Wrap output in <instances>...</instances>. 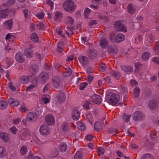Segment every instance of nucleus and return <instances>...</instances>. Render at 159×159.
<instances>
[{
  "mask_svg": "<svg viewBox=\"0 0 159 159\" xmlns=\"http://www.w3.org/2000/svg\"><path fill=\"white\" fill-rule=\"evenodd\" d=\"M63 7L66 11L72 13L76 10V6L72 0H66L63 3Z\"/></svg>",
  "mask_w": 159,
  "mask_h": 159,
  "instance_id": "nucleus-1",
  "label": "nucleus"
},
{
  "mask_svg": "<svg viewBox=\"0 0 159 159\" xmlns=\"http://www.w3.org/2000/svg\"><path fill=\"white\" fill-rule=\"evenodd\" d=\"M119 99L120 96L118 94L111 93L107 96L106 100L109 104L115 105L118 103Z\"/></svg>",
  "mask_w": 159,
  "mask_h": 159,
  "instance_id": "nucleus-2",
  "label": "nucleus"
},
{
  "mask_svg": "<svg viewBox=\"0 0 159 159\" xmlns=\"http://www.w3.org/2000/svg\"><path fill=\"white\" fill-rule=\"evenodd\" d=\"M114 26L118 31L123 32H125L127 31L126 26L120 21L116 22L114 24Z\"/></svg>",
  "mask_w": 159,
  "mask_h": 159,
  "instance_id": "nucleus-3",
  "label": "nucleus"
},
{
  "mask_svg": "<svg viewBox=\"0 0 159 159\" xmlns=\"http://www.w3.org/2000/svg\"><path fill=\"white\" fill-rule=\"evenodd\" d=\"M144 118V115L140 111H136L133 115V119L135 121L141 120Z\"/></svg>",
  "mask_w": 159,
  "mask_h": 159,
  "instance_id": "nucleus-4",
  "label": "nucleus"
},
{
  "mask_svg": "<svg viewBox=\"0 0 159 159\" xmlns=\"http://www.w3.org/2000/svg\"><path fill=\"white\" fill-rule=\"evenodd\" d=\"M38 118V115L35 113L30 112L26 115V119L30 122H33L35 121Z\"/></svg>",
  "mask_w": 159,
  "mask_h": 159,
  "instance_id": "nucleus-5",
  "label": "nucleus"
},
{
  "mask_svg": "<svg viewBox=\"0 0 159 159\" xmlns=\"http://www.w3.org/2000/svg\"><path fill=\"white\" fill-rule=\"evenodd\" d=\"M40 132L43 135H47L50 133V129L48 125H42L39 129Z\"/></svg>",
  "mask_w": 159,
  "mask_h": 159,
  "instance_id": "nucleus-6",
  "label": "nucleus"
},
{
  "mask_svg": "<svg viewBox=\"0 0 159 159\" xmlns=\"http://www.w3.org/2000/svg\"><path fill=\"white\" fill-rule=\"evenodd\" d=\"M16 61L19 63H23L25 61V57L21 52H17L15 55Z\"/></svg>",
  "mask_w": 159,
  "mask_h": 159,
  "instance_id": "nucleus-7",
  "label": "nucleus"
},
{
  "mask_svg": "<svg viewBox=\"0 0 159 159\" xmlns=\"http://www.w3.org/2000/svg\"><path fill=\"white\" fill-rule=\"evenodd\" d=\"M29 133L28 130H21L19 133V138L21 140H24L29 135Z\"/></svg>",
  "mask_w": 159,
  "mask_h": 159,
  "instance_id": "nucleus-8",
  "label": "nucleus"
},
{
  "mask_svg": "<svg viewBox=\"0 0 159 159\" xmlns=\"http://www.w3.org/2000/svg\"><path fill=\"white\" fill-rule=\"evenodd\" d=\"M45 120L46 123L48 125H53L54 124L55 119L52 115H47L45 118Z\"/></svg>",
  "mask_w": 159,
  "mask_h": 159,
  "instance_id": "nucleus-9",
  "label": "nucleus"
},
{
  "mask_svg": "<svg viewBox=\"0 0 159 159\" xmlns=\"http://www.w3.org/2000/svg\"><path fill=\"white\" fill-rule=\"evenodd\" d=\"M79 60L81 64L84 66H85L89 63V59L88 58L85 56H80L78 57Z\"/></svg>",
  "mask_w": 159,
  "mask_h": 159,
  "instance_id": "nucleus-10",
  "label": "nucleus"
},
{
  "mask_svg": "<svg viewBox=\"0 0 159 159\" xmlns=\"http://www.w3.org/2000/svg\"><path fill=\"white\" fill-rule=\"evenodd\" d=\"M10 13L9 10L7 8L0 10V18L1 19L6 18Z\"/></svg>",
  "mask_w": 159,
  "mask_h": 159,
  "instance_id": "nucleus-11",
  "label": "nucleus"
},
{
  "mask_svg": "<svg viewBox=\"0 0 159 159\" xmlns=\"http://www.w3.org/2000/svg\"><path fill=\"white\" fill-rule=\"evenodd\" d=\"M145 40L146 43H151L155 40V38L151 33H148L145 36Z\"/></svg>",
  "mask_w": 159,
  "mask_h": 159,
  "instance_id": "nucleus-12",
  "label": "nucleus"
},
{
  "mask_svg": "<svg viewBox=\"0 0 159 159\" xmlns=\"http://www.w3.org/2000/svg\"><path fill=\"white\" fill-rule=\"evenodd\" d=\"M62 13L60 11H56L54 13V19L57 21H59L63 16Z\"/></svg>",
  "mask_w": 159,
  "mask_h": 159,
  "instance_id": "nucleus-13",
  "label": "nucleus"
},
{
  "mask_svg": "<svg viewBox=\"0 0 159 159\" xmlns=\"http://www.w3.org/2000/svg\"><path fill=\"white\" fill-rule=\"evenodd\" d=\"M91 97L93 102L96 104H99L102 101V98L99 95L94 94Z\"/></svg>",
  "mask_w": 159,
  "mask_h": 159,
  "instance_id": "nucleus-14",
  "label": "nucleus"
},
{
  "mask_svg": "<svg viewBox=\"0 0 159 159\" xmlns=\"http://www.w3.org/2000/svg\"><path fill=\"white\" fill-rule=\"evenodd\" d=\"M135 6L132 4H129L127 6V10L128 12L131 14H133L136 10Z\"/></svg>",
  "mask_w": 159,
  "mask_h": 159,
  "instance_id": "nucleus-15",
  "label": "nucleus"
},
{
  "mask_svg": "<svg viewBox=\"0 0 159 159\" xmlns=\"http://www.w3.org/2000/svg\"><path fill=\"white\" fill-rule=\"evenodd\" d=\"M4 25L7 30H9L12 28L13 25V20L12 19L5 21Z\"/></svg>",
  "mask_w": 159,
  "mask_h": 159,
  "instance_id": "nucleus-16",
  "label": "nucleus"
},
{
  "mask_svg": "<svg viewBox=\"0 0 159 159\" xmlns=\"http://www.w3.org/2000/svg\"><path fill=\"white\" fill-rule=\"evenodd\" d=\"M80 116V113L79 111L77 110H73L72 113V118L75 120H78Z\"/></svg>",
  "mask_w": 159,
  "mask_h": 159,
  "instance_id": "nucleus-17",
  "label": "nucleus"
},
{
  "mask_svg": "<svg viewBox=\"0 0 159 159\" xmlns=\"http://www.w3.org/2000/svg\"><path fill=\"white\" fill-rule=\"evenodd\" d=\"M39 78L43 82H46L48 78V74L44 72L41 73L39 75Z\"/></svg>",
  "mask_w": 159,
  "mask_h": 159,
  "instance_id": "nucleus-18",
  "label": "nucleus"
},
{
  "mask_svg": "<svg viewBox=\"0 0 159 159\" xmlns=\"http://www.w3.org/2000/svg\"><path fill=\"white\" fill-rule=\"evenodd\" d=\"M8 101L9 104L12 106H18L20 104L18 100L13 98H9Z\"/></svg>",
  "mask_w": 159,
  "mask_h": 159,
  "instance_id": "nucleus-19",
  "label": "nucleus"
},
{
  "mask_svg": "<svg viewBox=\"0 0 159 159\" xmlns=\"http://www.w3.org/2000/svg\"><path fill=\"white\" fill-rule=\"evenodd\" d=\"M121 68L127 74L130 73L132 71L133 69L132 67L128 66H121Z\"/></svg>",
  "mask_w": 159,
  "mask_h": 159,
  "instance_id": "nucleus-20",
  "label": "nucleus"
},
{
  "mask_svg": "<svg viewBox=\"0 0 159 159\" xmlns=\"http://www.w3.org/2000/svg\"><path fill=\"white\" fill-rule=\"evenodd\" d=\"M125 38V35L122 33H120L116 36L115 41L117 43L123 41Z\"/></svg>",
  "mask_w": 159,
  "mask_h": 159,
  "instance_id": "nucleus-21",
  "label": "nucleus"
},
{
  "mask_svg": "<svg viewBox=\"0 0 159 159\" xmlns=\"http://www.w3.org/2000/svg\"><path fill=\"white\" fill-rule=\"evenodd\" d=\"M88 54L90 58H94L97 56V53L95 50L93 49L89 50Z\"/></svg>",
  "mask_w": 159,
  "mask_h": 159,
  "instance_id": "nucleus-22",
  "label": "nucleus"
},
{
  "mask_svg": "<svg viewBox=\"0 0 159 159\" xmlns=\"http://www.w3.org/2000/svg\"><path fill=\"white\" fill-rule=\"evenodd\" d=\"M24 54L27 57L30 58L32 57L33 55V50L29 48H26L25 50Z\"/></svg>",
  "mask_w": 159,
  "mask_h": 159,
  "instance_id": "nucleus-23",
  "label": "nucleus"
},
{
  "mask_svg": "<svg viewBox=\"0 0 159 159\" xmlns=\"http://www.w3.org/2000/svg\"><path fill=\"white\" fill-rule=\"evenodd\" d=\"M157 102L155 100L150 101L148 103L149 107L150 109L153 110L156 108L157 105Z\"/></svg>",
  "mask_w": 159,
  "mask_h": 159,
  "instance_id": "nucleus-24",
  "label": "nucleus"
},
{
  "mask_svg": "<svg viewBox=\"0 0 159 159\" xmlns=\"http://www.w3.org/2000/svg\"><path fill=\"white\" fill-rule=\"evenodd\" d=\"M13 60L11 58L7 57L6 59V68H8L11 66L13 63Z\"/></svg>",
  "mask_w": 159,
  "mask_h": 159,
  "instance_id": "nucleus-25",
  "label": "nucleus"
},
{
  "mask_svg": "<svg viewBox=\"0 0 159 159\" xmlns=\"http://www.w3.org/2000/svg\"><path fill=\"white\" fill-rule=\"evenodd\" d=\"M108 42L104 38L102 39H100L99 45L100 46L103 48H105L107 46Z\"/></svg>",
  "mask_w": 159,
  "mask_h": 159,
  "instance_id": "nucleus-26",
  "label": "nucleus"
},
{
  "mask_svg": "<svg viewBox=\"0 0 159 159\" xmlns=\"http://www.w3.org/2000/svg\"><path fill=\"white\" fill-rule=\"evenodd\" d=\"M57 97L60 101H65L66 99L64 93L61 91H58Z\"/></svg>",
  "mask_w": 159,
  "mask_h": 159,
  "instance_id": "nucleus-27",
  "label": "nucleus"
},
{
  "mask_svg": "<svg viewBox=\"0 0 159 159\" xmlns=\"http://www.w3.org/2000/svg\"><path fill=\"white\" fill-rule=\"evenodd\" d=\"M7 155L5 148L3 147H0V157L1 158L6 157Z\"/></svg>",
  "mask_w": 159,
  "mask_h": 159,
  "instance_id": "nucleus-28",
  "label": "nucleus"
},
{
  "mask_svg": "<svg viewBox=\"0 0 159 159\" xmlns=\"http://www.w3.org/2000/svg\"><path fill=\"white\" fill-rule=\"evenodd\" d=\"M0 137L5 142L8 141L9 139L8 134L5 133H0Z\"/></svg>",
  "mask_w": 159,
  "mask_h": 159,
  "instance_id": "nucleus-29",
  "label": "nucleus"
},
{
  "mask_svg": "<svg viewBox=\"0 0 159 159\" xmlns=\"http://www.w3.org/2000/svg\"><path fill=\"white\" fill-rule=\"evenodd\" d=\"M94 126L95 130L97 131H100L102 129V125L99 122H96Z\"/></svg>",
  "mask_w": 159,
  "mask_h": 159,
  "instance_id": "nucleus-30",
  "label": "nucleus"
},
{
  "mask_svg": "<svg viewBox=\"0 0 159 159\" xmlns=\"http://www.w3.org/2000/svg\"><path fill=\"white\" fill-rule=\"evenodd\" d=\"M78 125V128L81 130H83L85 128V126L84 124L80 121H78L77 122Z\"/></svg>",
  "mask_w": 159,
  "mask_h": 159,
  "instance_id": "nucleus-31",
  "label": "nucleus"
},
{
  "mask_svg": "<svg viewBox=\"0 0 159 159\" xmlns=\"http://www.w3.org/2000/svg\"><path fill=\"white\" fill-rule=\"evenodd\" d=\"M64 47V43L62 42H59L58 44L57 50L58 52H61L63 50V48Z\"/></svg>",
  "mask_w": 159,
  "mask_h": 159,
  "instance_id": "nucleus-32",
  "label": "nucleus"
},
{
  "mask_svg": "<svg viewBox=\"0 0 159 159\" xmlns=\"http://www.w3.org/2000/svg\"><path fill=\"white\" fill-rule=\"evenodd\" d=\"M60 80L58 78H55L53 82L54 86L55 88L59 87L60 85Z\"/></svg>",
  "mask_w": 159,
  "mask_h": 159,
  "instance_id": "nucleus-33",
  "label": "nucleus"
},
{
  "mask_svg": "<svg viewBox=\"0 0 159 159\" xmlns=\"http://www.w3.org/2000/svg\"><path fill=\"white\" fill-rule=\"evenodd\" d=\"M69 129L68 124L66 122H63L61 126V129L64 132L66 131Z\"/></svg>",
  "mask_w": 159,
  "mask_h": 159,
  "instance_id": "nucleus-34",
  "label": "nucleus"
},
{
  "mask_svg": "<svg viewBox=\"0 0 159 159\" xmlns=\"http://www.w3.org/2000/svg\"><path fill=\"white\" fill-rule=\"evenodd\" d=\"M72 73L71 69L69 67L66 68L65 71L63 74V75L65 77L70 76Z\"/></svg>",
  "mask_w": 159,
  "mask_h": 159,
  "instance_id": "nucleus-35",
  "label": "nucleus"
},
{
  "mask_svg": "<svg viewBox=\"0 0 159 159\" xmlns=\"http://www.w3.org/2000/svg\"><path fill=\"white\" fill-rule=\"evenodd\" d=\"M30 79L28 76H24L20 79L21 82L23 84H27L29 82Z\"/></svg>",
  "mask_w": 159,
  "mask_h": 159,
  "instance_id": "nucleus-36",
  "label": "nucleus"
},
{
  "mask_svg": "<svg viewBox=\"0 0 159 159\" xmlns=\"http://www.w3.org/2000/svg\"><path fill=\"white\" fill-rule=\"evenodd\" d=\"M151 57V55L149 53L146 52L143 54L142 57L143 60L146 61L148 60Z\"/></svg>",
  "mask_w": 159,
  "mask_h": 159,
  "instance_id": "nucleus-37",
  "label": "nucleus"
},
{
  "mask_svg": "<svg viewBox=\"0 0 159 159\" xmlns=\"http://www.w3.org/2000/svg\"><path fill=\"white\" fill-rule=\"evenodd\" d=\"M111 76L114 77L117 80H118L120 78V75L118 73L114 70L112 71L110 73Z\"/></svg>",
  "mask_w": 159,
  "mask_h": 159,
  "instance_id": "nucleus-38",
  "label": "nucleus"
},
{
  "mask_svg": "<svg viewBox=\"0 0 159 159\" xmlns=\"http://www.w3.org/2000/svg\"><path fill=\"white\" fill-rule=\"evenodd\" d=\"M67 149L66 144L64 142H62L60 143L59 146V149L61 152L65 151Z\"/></svg>",
  "mask_w": 159,
  "mask_h": 159,
  "instance_id": "nucleus-39",
  "label": "nucleus"
},
{
  "mask_svg": "<svg viewBox=\"0 0 159 159\" xmlns=\"http://www.w3.org/2000/svg\"><path fill=\"white\" fill-rule=\"evenodd\" d=\"M83 157V153L81 151L77 152L74 155L75 159H81Z\"/></svg>",
  "mask_w": 159,
  "mask_h": 159,
  "instance_id": "nucleus-40",
  "label": "nucleus"
},
{
  "mask_svg": "<svg viewBox=\"0 0 159 159\" xmlns=\"http://www.w3.org/2000/svg\"><path fill=\"white\" fill-rule=\"evenodd\" d=\"M31 39L32 40L35 42H37L39 41V38L37 34L35 33H33L31 35Z\"/></svg>",
  "mask_w": 159,
  "mask_h": 159,
  "instance_id": "nucleus-41",
  "label": "nucleus"
},
{
  "mask_svg": "<svg viewBox=\"0 0 159 159\" xmlns=\"http://www.w3.org/2000/svg\"><path fill=\"white\" fill-rule=\"evenodd\" d=\"M119 89L121 95H125L126 94L127 91L126 88L125 87H124L122 86H120L119 88Z\"/></svg>",
  "mask_w": 159,
  "mask_h": 159,
  "instance_id": "nucleus-42",
  "label": "nucleus"
},
{
  "mask_svg": "<svg viewBox=\"0 0 159 159\" xmlns=\"http://www.w3.org/2000/svg\"><path fill=\"white\" fill-rule=\"evenodd\" d=\"M7 106V103L6 101L3 100L0 101V109H4Z\"/></svg>",
  "mask_w": 159,
  "mask_h": 159,
  "instance_id": "nucleus-43",
  "label": "nucleus"
},
{
  "mask_svg": "<svg viewBox=\"0 0 159 159\" xmlns=\"http://www.w3.org/2000/svg\"><path fill=\"white\" fill-rule=\"evenodd\" d=\"M143 40V37L142 35H138L135 39V43L139 44L142 43Z\"/></svg>",
  "mask_w": 159,
  "mask_h": 159,
  "instance_id": "nucleus-44",
  "label": "nucleus"
},
{
  "mask_svg": "<svg viewBox=\"0 0 159 159\" xmlns=\"http://www.w3.org/2000/svg\"><path fill=\"white\" fill-rule=\"evenodd\" d=\"M66 31L68 36H71L73 34V29L71 27H67Z\"/></svg>",
  "mask_w": 159,
  "mask_h": 159,
  "instance_id": "nucleus-45",
  "label": "nucleus"
},
{
  "mask_svg": "<svg viewBox=\"0 0 159 159\" xmlns=\"http://www.w3.org/2000/svg\"><path fill=\"white\" fill-rule=\"evenodd\" d=\"M58 154V151L57 149L55 148L53 149L51 153V157H56Z\"/></svg>",
  "mask_w": 159,
  "mask_h": 159,
  "instance_id": "nucleus-46",
  "label": "nucleus"
},
{
  "mask_svg": "<svg viewBox=\"0 0 159 159\" xmlns=\"http://www.w3.org/2000/svg\"><path fill=\"white\" fill-rule=\"evenodd\" d=\"M140 89L139 87H136L134 90V94L136 97H138L140 93Z\"/></svg>",
  "mask_w": 159,
  "mask_h": 159,
  "instance_id": "nucleus-47",
  "label": "nucleus"
},
{
  "mask_svg": "<svg viewBox=\"0 0 159 159\" xmlns=\"http://www.w3.org/2000/svg\"><path fill=\"white\" fill-rule=\"evenodd\" d=\"M39 70L38 66L37 65H34L32 66L30 70L32 72L34 73L38 71Z\"/></svg>",
  "mask_w": 159,
  "mask_h": 159,
  "instance_id": "nucleus-48",
  "label": "nucleus"
},
{
  "mask_svg": "<svg viewBox=\"0 0 159 159\" xmlns=\"http://www.w3.org/2000/svg\"><path fill=\"white\" fill-rule=\"evenodd\" d=\"M66 23L70 25H72L74 22V20L73 18L70 16H68L66 18Z\"/></svg>",
  "mask_w": 159,
  "mask_h": 159,
  "instance_id": "nucleus-49",
  "label": "nucleus"
},
{
  "mask_svg": "<svg viewBox=\"0 0 159 159\" xmlns=\"http://www.w3.org/2000/svg\"><path fill=\"white\" fill-rule=\"evenodd\" d=\"M152 156L149 153L144 154L142 157L141 159H152Z\"/></svg>",
  "mask_w": 159,
  "mask_h": 159,
  "instance_id": "nucleus-50",
  "label": "nucleus"
},
{
  "mask_svg": "<svg viewBox=\"0 0 159 159\" xmlns=\"http://www.w3.org/2000/svg\"><path fill=\"white\" fill-rule=\"evenodd\" d=\"M115 35L116 34L114 32H112L111 33L110 37V40L111 42H113L115 40Z\"/></svg>",
  "mask_w": 159,
  "mask_h": 159,
  "instance_id": "nucleus-51",
  "label": "nucleus"
},
{
  "mask_svg": "<svg viewBox=\"0 0 159 159\" xmlns=\"http://www.w3.org/2000/svg\"><path fill=\"white\" fill-rule=\"evenodd\" d=\"M44 15V14L42 11L39 12L36 15V17L39 19H41L43 18Z\"/></svg>",
  "mask_w": 159,
  "mask_h": 159,
  "instance_id": "nucleus-52",
  "label": "nucleus"
},
{
  "mask_svg": "<svg viewBox=\"0 0 159 159\" xmlns=\"http://www.w3.org/2000/svg\"><path fill=\"white\" fill-rule=\"evenodd\" d=\"M27 152V148L26 146H23L20 149V152L21 155L25 154Z\"/></svg>",
  "mask_w": 159,
  "mask_h": 159,
  "instance_id": "nucleus-53",
  "label": "nucleus"
},
{
  "mask_svg": "<svg viewBox=\"0 0 159 159\" xmlns=\"http://www.w3.org/2000/svg\"><path fill=\"white\" fill-rule=\"evenodd\" d=\"M87 120L91 124L93 123L92 116L91 114H89L86 115Z\"/></svg>",
  "mask_w": 159,
  "mask_h": 159,
  "instance_id": "nucleus-54",
  "label": "nucleus"
},
{
  "mask_svg": "<svg viewBox=\"0 0 159 159\" xmlns=\"http://www.w3.org/2000/svg\"><path fill=\"white\" fill-rule=\"evenodd\" d=\"M105 149L102 148L100 147L98 150V154L99 156L101 155L104 154Z\"/></svg>",
  "mask_w": 159,
  "mask_h": 159,
  "instance_id": "nucleus-55",
  "label": "nucleus"
},
{
  "mask_svg": "<svg viewBox=\"0 0 159 159\" xmlns=\"http://www.w3.org/2000/svg\"><path fill=\"white\" fill-rule=\"evenodd\" d=\"M130 117L131 115H129V116H128L125 114H124L123 115V120L126 122H128L129 121Z\"/></svg>",
  "mask_w": 159,
  "mask_h": 159,
  "instance_id": "nucleus-56",
  "label": "nucleus"
},
{
  "mask_svg": "<svg viewBox=\"0 0 159 159\" xmlns=\"http://www.w3.org/2000/svg\"><path fill=\"white\" fill-rule=\"evenodd\" d=\"M91 12V10L88 8L86 9L84 12V16L86 18H88L89 15L90 14Z\"/></svg>",
  "mask_w": 159,
  "mask_h": 159,
  "instance_id": "nucleus-57",
  "label": "nucleus"
},
{
  "mask_svg": "<svg viewBox=\"0 0 159 159\" xmlns=\"http://www.w3.org/2000/svg\"><path fill=\"white\" fill-rule=\"evenodd\" d=\"M87 83L85 82L81 83L80 87V89L81 90H83L87 85Z\"/></svg>",
  "mask_w": 159,
  "mask_h": 159,
  "instance_id": "nucleus-58",
  "label": "nucleus"
},
{
  "mask_svg": "<svg viewBox=\"0 0 159 159\" xmlns=\"http://www.w3.org/2000/svg\"><path fill=\"white\" fill-rule=\"evenodd\" d=\"M98 24V21L96 20H92L89 22V25L93 27L94 25Z\"/></svg>",
  "mask_w": 159,
  "mask_h": 159,
  "instance_id": "nucleus-59",
  "label": "nucleus"
},
{
  "mask_svg": "<svg viewBox=\"0 0 159 159\" xmlns=\"http://www.w3.org/2000/svg\"><path fill=\"white\" fill-rule=\"evenodd\" d=\"M10 129L11 133L13 134H16L17 130V129L15 126L12 127Z\"/></svg>",
  "mask_w": 159,
  "mask_h": 159,
  "instance_id": "nucleus-60",
  "label": "nucleus"
},
{
  "mask_svg": "<svg viewBox=\"0 0 159 159\" xmlns=\"http://www.w3.org/2000/svg\"><path fill=\"white\" fill-rule=\"evenodd\" d=\"M25 17V19L27 20L29 18L28 16V10L27 9H24L23 11Z\"/></svg>",
  "mask_w": 159,
  "mask_h": 159,
  "instance_id": "nucleus-61",
  "label": "nucleus"
},
{
  "mask_svg": "<svg viewBox=\"0 0 159 159\" xmlns=\"http://www.w3.org/2000/svg\"><path fill=\"white\" fill-rule=\"evenodd\" d=\"M35 86L34 84H31L26 88V91H31L35 87Z\"/></svg>",
  "mask_w": 159,
  "mask_h": 159,
  "instance_id": "nucleus-62",
  "label": "nucleus"
},
{
  "mask_svg": "<svg viewBox=\"0 0 159 159\" xmlns=\"http://www.w3.org/2000/svg\"><path fill=\"white\" fill-rule=\"evenodd\" d=\"M37 28L39 30H42L44 29L45 26L42 23H39L37 25Z\"/></svg>",
  "mask_w": 159,
  "mask_h": 159,
  "instance_id": "nucleus-63",
  "label": "nucleus"
},
{
  "mask_svg": "<svg viewBox=\"0 0 159 159\" xmlns=\"http://www.w3.org/2000/svg\"><path fill=\"white\" fill-rule=\"evenodd\" d=\"M152 61L159 64V58L157 57H154L152 58Z\"/></svg>",
  "mask_w": 159,
  "mask_h": 159,
  "instance_id": "nucleus-64",
  "label": "nucleus"
}]
</instances>
